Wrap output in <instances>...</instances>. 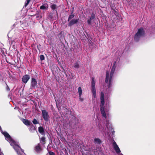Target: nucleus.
<instances>
[{
	"mask_svg": "<svg viewBox=\"0 0 155 155\" xmlns=\"http://www.w3.org/2000/svg\"><path fill=\"white\" fill-rule=\"evenodd\" d=\"M115 68L114 67H112L110 72L109 75V72L107 71L106 74V78L105 82L108 84V87L109 88L111 87L112 84V81H113V77L114 72Z\"/></svg>",
	"mask_w": 155,
	"mask_h": 155,
	"instance_id": "nucleus-1",
	"label": "nucleus"
},
{
	"mask_svg": "<svg viewBox=\"0 0 155 155\" xmlns=\"http://www.w3.org/2000/svg\"><path fill=\"white\" fill-rule=\"evenodd\" d=\"M104 95L103 92H101V103L100 111L102 116L105 118H106V115L104 110V104L105 101L104 100Z\"/></svg>",
	"mask_w": 155,
	"mask_h": 155,
	"instance_id": "nucleus-2",
	"label": "nucleus"
},
{
	"mask_svg": "<svg viewBox=\"0 0 155 155\" xmlns=\"http://www.w3.org/2000/svg\"><path fill=\"white\" fill-rule=\"evenodd\" d=\"M145 35V32L143 28L141 27L138 30L137 33L134 35V39L138 41L141 37L144 36Z\"/></svg>",
	"mask_w": 155,
	"mask_h": 155,
	"instance_id": "nucleus-3",
	"label": "nucleus"
},
{
	"mask_svg": "<svg viewBox=\"0 0 155 155\" xmlns=\"http://www.w3.org/2000/svg\"><path fill=\"white\" fill-rule=\"evenodd\" d=\"M42 116L44 119L45 121H48L50 116L48 112L45 110H41Z\"/></svg>",
	"mask_w": 155,
	"mask_h": 155,
	"instance_id": "nucleus-4",
	"label": "nucleus"
},
{
	"mask_svg": "<svg viewBox=\"0 0 155 155\" xmlns=\"http://www.w3.org/2000/svg\"><path fill=\"white\" fill-rule=\"evenodd\" d=\"M42 146L43 145L41 144H40V143H38L35 147L34 150L37 153H41L43 150Z\"/></svg>",
	"mask_w": 155,
	"mask_h": 155,
	"instance_id": "nucleus-5",
	"label": "nucleus"
},
{
	"mask_svg": "<svg viewBox=\"0 0 155 155\" xmlns=\"http://www.w3.org/2000/svg\"><path fill=\"white\" fill-rule=\"evenodd\" d=\"M79 19H74L73 18L68 23V26H71L72 25L77 24L79 22Z\"/></svg>",
	"mask_w": 155,
	"mask_h": 155,
	"instance_id": "nucleus-6",
	"label": "nucleus"
},
{
	"mask_svg": "<svg viewBox=\"0 0 155 155\" xmlns=\"http://www.w3.org/2000/svg\"><path fill=\"white\" fill-rule=\"evenodd\" d=\"M37 81L35 78H31V88H35V87L37 86Z\"/></svg>",
	"mask_w": 155,
	"mask_h": 155,
	"instance_id": "nucleus-7",
	"label": "nucleus"
},
{
	"mask_svg": "<svg viewBox=\"0 0 155 155\" xmlns=\"http://www.w3.org/2000/svg\"><path fill=\"white\" fill-rule=\"evenodd\" d=\"M113 148L115 151L117 153H119L121 152L118 146L117 145L116 142L114 140V142L113 143Z\"/></svg>",
	"mask_w": 155,
	"mask_h": 155,
	"instance_id": "nucleus-8",
	"label": "nucleus"
},
{
	"mask_svg": "<svg viewBox=\"0 0 155 155\" xmlns=\"http://www.w3.org/2000/svg\"><path fill=\"white\" fill-rule=\"evenodd\" d=\"M30 78V75L28 74H26L23 76L22 78V81L25 84L27 83Z\"/></svg>",
	"mask_w": 155,
	"mask_h": 155,
	"instance_id": "nucleus-9",
	"label": "nucleus"
},
{
	"mask_svg": "<svg viewBox=\"0 0 155 155\" xmlns=\"http://www.w3.org/2000/svg\"><path fill=\"white\" fill-rule=\"evenodd\" d=\"M2 133L7 140L10 141L12 140L11 137L7 132L5 131L2 132Z\"/></svg>",
	"mask_w": 155,
	"mask_h": 155,
	"instance_id": "nucleus-10",
	"label": "nucleus"
},
{
	"mask_svg": "<svg viewBox=\"0 0 155 155\" xmlns=\"http://www.w3.org/2000/svg\"><path fill=\"white\" fill-rule=\"evenodd\" d=\"M22 121L24 124L26 125L29 126L31 125V124L32 126H33V125L31 123L30 121L28 120L23 119Z\"/></svg>",
	"mask_w": 155,
	"mask_h": 155,
	"instance_id": "nucleus-11",
	"label": "nucleus"
},
{
	"mask_svg": "<svg viewBox=\"0 0 155 155\" xmlns=\"http://www.w3.org/2000/svg\"><path fill=\"white\" fill-rule=\"evenodd\" d=\"M39 132L42 135H45V132L44 131V129L42 127L40 126L38 128Z\"/></svg>",
	"mask_w": 155,
	"mask_h": 155,
	"instance_id": "nucleus-12",
	"label": "nucleus"
},
{
	"mask_svg": "<svg viewBox=\"0 0 155 155\" xmlns=\"http://www.w3.org/2000/svg\"><path fill=\"white\" fill-rule=\"evenodd\" d=\"M40 143L42 145H44L45 143V137H42L40 140Z\"/></svg>",
	"mask_w": 155,
	"mask_h": 155,
	"instance_id": "nucleus-13",
	"label": "nucleus"
},
{
	"mask_svg": "<svg viewBox=\"0 0 155 155\" xmlns=\"http://www.w3.org/2000/svg\"><path fill=\"white\" fill-rule=\"evenodd\" d=\"M58 7V6L54 4H52L51 6V8L52 10L53 11L54 10L56 11L57 14H58V12L57 11V8Z\"/></svg>",
	"mask_w": 155,
	"mask_h": 155,
	"instance_id": "nucleus-14",
	"label": "nucleus"
},
{
	"mask_svg": "<svg viewBox=\"0 0 155 155\" xmlns=\"http://www.w3.org/2000/svg\"><path fill=\"white\" fill-rule=\"evenodd\" d=\"M73 10L72 11L71 13V14L69 16L68 19V21H69L74 18V15L73 14Z\"/></svg>",
	"mask_w": 155,
	"mask_h": 155,
	"instance_id": "nucleus-15",
	"label": "nucleus"
},
{
	"mask_svg": "<svg viewBox=\"0 0 155 155\" xmlns=\"http://www.w3.org/2000/svg\"><path fill=\"white\" fill-rule=\"evenodd\" d=\"M48 8V5L46 4H44L42 5L40 7L41 9H47Z\"/></svg>",
	"mask_w": 155,
	"mask_h": 155,
	"instance_id": "nucleus-16",
	"label": "nucleus"
},
{
	"mask_svg": "<svg viewBox=\"0 0 155 155\" xmlns=\"http://www.w3.org/2000/svg\"><path fill=\"white\" fill-rule=\"evenodd\" d=\"M94 142L100 144L101 143V141L100 139L98 138H95L94 139Z\"/></svg>",
	"mask_w": 155,
	"mask_h": 155,
	"instance_id": "nucleus-17",
	"label": "nucleus"
},
{
	"mask_svg": "<svg viewBox=\"0 0 155 155\" xmlns=\"http://www.w3.org/2000/svg\"><path fill=\"white\" fill-rule=\"evenodd\" d=\"M92 93L94 98H95L96 96V91L95 88L92 89Z\"/></svg>",
	"mask_w": 155,
	"mask_h": 155,
	"instance_id": "nucleus-18",
	"label": "nucleus"
},
{
	"mask_svg": "<svg viewBox=\"0 0 155 155\" xmlns=\"http://www.w3.org/2000/svg\"><path fill=\"white\" fill-rule=\"evenodd\" d=\"M78 92L79 96H81L82 93V90L81 87H79L78 88Z\"/></svg>",
	"mask_w": 155,
	"mask_h": 155,
	"instance_id": "nucleus-19",
	"label": "nucleus"
},
{
	"mask_svg": "<svg viewBox=\"0 0 155 155\" xmlns=\"http://www.w3.org/2000/svg\"><path fill=\"white\" fill-rule=\"evenodd\" d=\"M74 67L75 68H79L80 67V65L78 63H76L74 64Z\"/></svg>",
	"mask_w": 155,
	"mask_h": 155,
	"instance_id": "nucleus-20",
	"label": "nucleus"
},
{
	"mask_svg": "<svg viewBox=\"0 0 155 155\" xmlns=\"http://www.w3.org/2000/svg\"><path fill=\"white\" fill-rule=\"evenodd\" d=\"M30 0H26L25 2V5L24 6V7H26V6L29 4V2H30Z\"/></svg>",
	"mask_w": 155,
	"mask_h": 155,
	"instance_id": "nucleus-21",
	"label": "nucleus"
},
{
	"mask_svg": "<svg viewBox=\"0 0 155 155\" xmlns=\"http://www.w3.org/2000/svg\"><path fill=\"white\" fill-rule=\"evenodd\" d=\"M33 124H38V122L36 119L34 118L33 120L32 121Z\"/></svg>",
	"mask_w": 155,
	"mask_h": 155,
	"instance_id": "nucleus-22",
	"label": "nucleus"
},
{
	"mask_svg": "<svg viewBox=\"0 0 155 155\" xmlns=\"http://www.w3.org/2000/svg\"><path fill=\"white\" fill-rule=\"evenodd\" d=\"M92 20L94 19L95 18V15L94 13H92L91 15L90 18Z\"/></svg>",
	"mask_w": 155,
	"mask_h": 155,
	"instance_id": "nucleus-23",
	"label": "nucleus"
},
{
	"mask_svg": "<svg viewBox=\"0 0 155 155\" xmlns=\"http://www.w3.org/2000/svg\"><path fill=\"white\" fill-rule=\"evenodd\" d=\"M92 20L90 18H89L87 21V24L89 25H91V21Z\"/></svg>",
	"mask_w": 155,
	"mask_h": 155,
	"instance_id": "nucleus-24",
	"label": "nucleus"
},
{
	"mask_svg": "<svg viewBox=\"0 0 155 155\" xmlns=\"http://www.w3.org/2000/svg\"><path fill=\"white\" fill-rule=\"evenodd\" d=\"M40 58L41 61H43L45 59V57L44 55H41L40 56Z\"/></svg>",
	"mask_w": 155,
	"mask_h": 155,
	"instance_id": "nucleus-25",
	"label": "nucleus"
},
{
	"mask_svg": "<svg viewBox=\"0 0 155 155\" xmlns=\"http://www.w3.org/2000/svg\"><path fill=\"white\" fill-rule=\"evenodd\" d=\"M62 68V69H63L62 71V72L64 73L66 75V76H67V73H68L67 71H66L65 69H64L63 68Z\"/></svg>",
	"mask_w": 155,
	"mask_h": 155,
	"instance_id": "nucleus-26",
	"label": "nucleus"
},
{
	"mask_svg": "<svg viewBox=\"0 0 155 155\" xmlns=\"http://www.w3.org/2000/svg\"><path fill=\"white\" fill-rule=\"evenodd\" d=\"M49 155H55V153L52 151H49L48 152Z\"/></svg>",
	"mask_w": 155,
	"mask_h": 155,
	"instance_id": "nucleus-27",
	"label": "nucleus"
},
{
	"mask_svg": "<svg viewBox=\"0 0 155 155\" xmlns=\"http://www.w3.org/2000/svg\"><path fill=\"white\" fill-rule=\"evenodd\" d=\"M112 10H113V12L115 15H117V13H118L115 10L114 8V9H113Z\"/></svg>",
	"mask_w": 155,
	"mask_h": 155,
	"instance_id": "nucleus-28",
	"label": "nucleus"
},
{
	"mask_svg": "<svg viewBox=\"0 0 155 155\" xmlns=\"http://www.w3.org/2000/svg\"><path fill=\"white\" fill-rule=\"evenodd\" d=\"M91 84H95L94 79L93 77L92 78Z\"/></svg>",
	"mask_w": 155,
	"mask_h": 155,
	"instance_id": "nucleus-29",
	"label": "nucleus"
},
{
	"mask_svg": "<svg viewBox=\"0 0 155 155\" xmlns=\"http://www.w3.org/2000/svg\"><path fill=\"white\" fill-rule=\"evenodd\" d=\"M116 61H114L112 67H114V68H115L116 67Z\"/></svg>",
	"mask_w": 155,
	"mask_h": 155,
	"instance_id": "nucleus-30",
	"label": "nucleus"
},
{
	"mask_svg": "<svg viewBox=\"0 0 155 155\" xmlns=\"http://www.w3.org/2000/svg\"><path fill=\"white\" fill-rule=\"evenodd\" d=\"M5 84L7 86L6 87V89L8 91H9L10 90V88H9V87L8 86V85H7V84L6 83H5Z\"/></svg>",
	"mask_w": 155,
	"mask_h": 155,
	"instance_id": "nucleus-31",
	"label": "nucleus"
},
{
	"mask_svg": "<svg viewBox=\"0 0 155 155\" xmlns=\"http://www.w3.org/2000/svg\"><path fill=\"white\" fill-rule=\"evenodd\" d=\"M79 100L81 101H84V99L81 97V96H79Z\"/></svg>",
	"mask_w": 155,
	"mask_h": 155,
	"instance_id": "nucleus-32",
	"label": "nucleus"
},
{
	"mask_svg": "<svg viewBox=\"0 0 155 155\" xmlns=\"http://www.w3.org/2000/svg\"><path fill=\"white\" fill-rule=\"evenodd\" d=\"M92 89L95 88V84H91Z\"/></svg>",
	"mask_w": 155,
	"mask_h": 155,
	"instance_id": "nucleus-33",
	"label": "nucleus"
},
{
	"mask_svg": "<svg viewBox=\"0 0 155 155\" xmlns=\"http://www.w3.org/2000/svg\"><path fill=\"white\" fill-rule=\"evenodd\" d=\"M110 5L112 10H113L114 8H113V5L112 4V5Z\"/></svg>",
	"mask_w": 155,
	"mask_h": 155,
	"instance_id": "nucleus-34",
	"label": "nucleus"
},
{
	"mask_svg": "<svg viewBox=\"0 0 155 155\" xmlns=\"http://www.w3.org/2000/svg\"><path fill=\"white\" fill-rule=\"evenodd\" d=\"M35 15H33L32 16H35Z\"/></svg>",
	"mask_w": 155,
	"mask_h": 155,
	"instance_id": "nucleus-35",
	"label": "nucleus"
},
{
	"mask_svg": "<svg viewBox=\"0 0 155 155\" xmlns=\"http://www.w3.org/2000/svg\"><path fill=\"white\" fill-rule=\"evenodd\" d=\"M39 17V16H38L37 17Z\"/></svg>",
	"mask_w": 155,
	"mask_h": 155,
	"instance_id": "nucleus-36",
	"label": "nucleus"
},
{
	"mask_svg": "<svg viewBox=\"0 0 155 155\" xmlns=\"http://www.w3.org/2000/svg\"><path fill=\"white\" fill-rule=\"evenodd\" d=\"M0 155H2V154L1 153H0Z\"/></svg>",
	"mask_w": 155,
	"mask_h": 155,
	"instance_id": "nucleus-37",
	"label": "nucleus"
}]
</instances>
